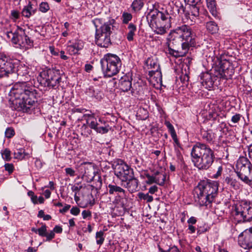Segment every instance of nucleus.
Instances as JSON below:
<instances>
[{"label":"nucleus","mask_w":252,"mask_h":252,"mask_svg":"<svg viewBox=\"0 0 252 252\" xmlns=\"http://www.w3.org/2000/svg\"><path fill=\"white\" fill-rule=\"evenodd\" d=\"M18 77L21 81L15 83L9 92L10 101L14 109L24 112L31 113L36 101V91L29 75V68L21 64L17 69Z\"/></svg>","instance_id":"nucleus-1"},{"label":"nucleus","mask_w":252,"mask_h":252,"mask_svg":"<svg viewBox=\"0 0 252 252\" xmlns=\"http://www.w3.org/2000/svg\"><path fill=\"white\" fill-rule=\"evenodd\" d=\"M170 35L171 37L173 36L174 38H180L183 41L182 43V51L175 50L168 47L167 53L176 58L185 56L190 47L196 45L195 35L191 28L186 25L177 27L171 31Z\"/></svg>","instance_id":"nucleus-2"},{"label":"nucleus","mask_w":252,"mask_h":252,"mask_svg":"<svg viewBox=\"0 0 252 252\" xmlns=\"http://www.w3.org/2000/svg\"><path fill=\"white\" fill-rule=\"evenodd\" d=\"M219 183L214 181H201L194 189V197L201 206L210 207L218 194Z\"/></svg>","instance_id":"nucleus-3"},{"label":"nucleus","mask_w":252,"mask_h":252,"mask_svg":"<svg viewBox=\"0 0 252 252\" xmlns=\"http://www.w3.org/2000/svg\"><path fill=\"white\" fill-rule=\"evenodd\" d=\"M191 157L194 165L199 169L207 170L213 164L215 159L214 152L206 144L197 142L193 145Z\"/></svg>","instance_id":"nucleus-4"},{"label":"nucleus","mask_w":252,"mask_h":252,"mask_svg":"<svg viewBox=\"0 0 252 252\" xmlns=\"http://www.w3.org/2000/svg\"><path fill=\"white\" fill-rule=\"evenodd\" d=\"M146 18L149 26L156 34L163 35L171 27L172 18L167 10H153L148 14Z\"/></svg>","instance_id":"nucleus-5"},{"label":"nucleus","mask_w":252,"mask_h":252,"mask_svg":"<svg viewBox=\"0 0 252 252\" xmlns=\"http://www.w3.org/2000/svg\"><path fill=\"white\" fill-rule=\"evenodd\" d=\"M249 157L252 160V143L248 147ZM236 173L238 178L245 184H252V164L246 158L239 159L236 164Z\"/></svg>","instance_id":"nucleus-6"},{"label":"nucleus","mask_w":252,"mask_h":252,"mask_svg":"<svg viewBox=\"0 0 252 252\" xmlns=\"http://www.w3.org/2000/svg\"><path fill=\"white\" fill-rule=\"evenodd\" d=\"M84 117L86 118V124H84L81 127L82 134L83 130H87V134H90L91 130L88 127L94 129L96 132L101 134L107 133L111 129V127L102 119L92 114H86L84 115Z\"/></svg>","instance_id":"nucleus-7"},{"label":"nucleus","mask_w":252,"mask_h":252,"mask_svg":"<svg viewBox=\"0 0 252 252\" xmlns=\"http://www.w3.org/2000/svg\"><path fill=\"white\" fill-rule=\"evenodd\" d=\"M100 64L104 76L110 77L119 72L122 65V62L116 55L108 53L101 59Z\"/></svg>","instance_id":"nucleus-8"},{"label":"nucleus","mask_w":252,"mask_h":252,"mask_svg":"<svg viewBox=\"0 0 252 252\" xmlns=\"http://www.w3.org/2000/svg\"><path fill=\"white\" fill-rule=\"evenodd\" d=\"M37 79L41 86L49 89H56L59 85L62 75L59 70L48 69L41 71Z\"/></svg>","instance_id":"nucleus-9"},{"label":"nucleus","mask_w":252,"mask_h":252,"mask_svg":"<svg viewBox=\"0 0 252 252\" xmlns=\"http://www.w3.org/2000/svg\"><path fill=\"white\" fill-rule=\"evenodd\" d=\"M6 35L16 47L26 49L32 46L33 42L26 34L25 30L19 26L14 32H7Z\"/></svg>","instance_id":"nucleus-10"},{"label":"nucleus","mask_w":252,"mask_h":252,"mask_svg":"<svg viewBox=\"0 0 252 252\" xmlns=\"http://www.w3.org/2000/svg\"><path fill=\"white\" fill-rule=\"evenodd\" d=\"M114 172L122 182L131 179L134 175L133 169L122 160L118 161L115 165Z\"/></svg>","instance_id":"nucleus-11"},{"label":"nucleus","mask_w":252,"mask_h":252,"mask_svg":"<svg viewBox=\"0 0 252 252\" xmlns=\"http://www.w3.org/2000/svg\"><path fill=\"white\" fill-rule=\"evenodd\" d=\"M14 70L15 65L8 61V57L3 53H0V78L8 76Z\"/></svg>","instance_id":"nucleus-12"},{"label":"nucleus","mask_w":252,"mask_h":252,"mask_svg":"<svg viewBox=\"0 0 252 252\" xmlns=\"http://www.w3.org/2000/svg\"><path fill=\"white\" fill-rule=\"evenodd\" d=\"M114 20H111L107 22L102 18H95L92 21L93 24L95 27V32L110 35L112 33V30L113 27L112 22Z\"/></svg>","instance_id":"nucleus-13"},{"label":"nucleus","mask_w":252,"mask_h":252,"mask_svg":"<svg viewBox=\"0 0 252 252\" xmlns=\"http://www.w3.org/2000/svg\"><path fill=\"white\" fill-rule=\"evenodd\" d=\"M233 215L240 216L243 220H250L252 218V206L247 202H241L236 204Z\"/></svg>","instance_id":"nucleus-14"},{"label":"nucleus","mask_w":252,"mask_h":252,"mask_svg":"<svg viewBox=\"0 0 252 252\" xmlns=\"http://www.w3.org/2000/svg\"><path fill=\"white\" fill-rule=\"evenodd\" d=\"M32 231L37 233L40 236L45 237L46 241H51L55 238V233H61L63 231L62 227L59 225H56L52 230L47 231L45 225H42L40 228L32 227Z\"/></svg>","instance_id":"nucleus-15"},{"label":"nucleus","mask_w":252,"mask_h":252,"mask_svg":"<svg viewBox=\"0 0 252 252\" xmlns=\"http://www.w3.org/2000/svg\"><path fill=\"white\" fill-rule=\"evenodd\" d=\"M238 244L243 248L250 250L252 248V227L245 230L238 236Z\"/></svg>","instance_id":"nucleus-16"},{"label":"nucleus","mask_w":252,"mask_h":252,"mask_svg":"<svg viewBox=\"0 0 252 252\" xmlns=\"http://www.w3.org/2000/svg\"><path fill=\"white\" fill-rule=\"evenodd\" d=\"M164 124L167 127L168 131L171 134V137L173 139L174 141V147L177 153V155L178 156L180 154L179 149H182L183 148L179 139H178L174 127L169 121H166L164 123Z\"/></svg>","instance_id":"nucleus-17"},{"label":"nucleus","mask_w":252,"mask_h":252,"mask_svg":"<svg viewBox=\"0 0 252 252\" xmlns=\"http://www.w3.org/2000/svg\"><path fill=\"white\" fill-rule=\"evenodd\" d=\"M200 79L202 85L208 90H211L213 87L215 80H216L217 76L212 75L208 72L202 73L200 75Z\"/></svg>","instance_id":"nucleus-18"},{"label":"nucleus","mask_w":252,"mask_h":252,"mask_svg":"<svg viewBox=\"0 0 252 252\" xmlns=\"http://www.w3.org/2000/svg\"><path fill=\"white\" fill-rule=\"evenodd\" d=\"M95 39L96 44L101 47L107 48L111 44L110 35L95 32Z\"/></svg>","instance_id":"nucleus-19"},{"label":"nucleus","mask_w":252,"mask_h":252,"mask_svg":"<svg viewBox=\"0 0 252 252\" xmlns=\"http://www.w3.org/2000/svg\"><path fill=\"white\" fill-rule=\"evenodd\" d=\"M131 78L127 75H124L119 80V86L123 92H127L131 88Z\"/></svg>","instance_id":"nucleus-20"},{"label":"nucleus","mask_w":252,"mask_h":252,"mask_svg":"<svg viewBox=\"0 0 252 252\" xmlns=\"http://www.w3.org/2000/svg\"><path fill=\"white\" fill-rule=\"evenodd\" d=\"M127 197L126 192L125 191V193L122 192L115 196L112 204L118 207H124L127 203Z\"/></svg>","instance_id":"nucleus-21"},{"label":"nucleus","mask_w":252,"mask_h":252,"mask_svg":"<svg viewBox=\"0 0 252 252\" xmlns=\"http://www.w3.org/2000/svg\"><path fill=\"white\" fill-rule=\"evenodd\" d=\"M80 170V173L83 176L94 177V169L91 164H87L84 162L79 166Z\"/></svg>","instance_id":"nucleus-22"},{"label":"nucleus","mask_w":252,"mask_h":252,"mask_svg":"<svg viewBox=\"0 0 252 252\" xmlns=\"http://www.w3.org/2000/svg\"><path fill=\"white\" fill-rule=\"evenodd\" d=\"M37 11L36 7H33V4L31 1H29L28 4L24 7L21 14L22 15L26 18H30L32 16L34 15Z\"/></svg>","instance_id":"nucleus-23"},{"label":"nucleus","mask_w":252,"mask_h":252,"mask_svg":"<svg viewBox=\"0 0 252 252\" xmlns=\"http://www.w3.org/2000/svg\"><path fill=\"white\" fill-rule=\"evenodd\" d=\"M124 182H126L125 187L128 189L129 192L132 193L137 190L138 181L134 177V175L132 176L131 179H128Z\"/></svg>","instance_id":"nucleus-24"},{"label":"nucleus","mask_w":252,"mask_h":252,"mask_svg":"<svg viewBox=\"0 0 252 252\" xmlns=\"http://www.w3.org/2000/svg\"><path fill=\"white\" fill-rule=\"evenodd\" d=\"M108 192L110 194H118L122 192L125 193V189L117 186L115 183L110 184L107 186Z\"/></svg>","instance_id":"nucleus-25"},{"label":"nucleus","mask_w":252,"mask_h":252,"mask_svg":"<svg viewBox=\"0 0 252 252\" xmlns=\"http://www.w3.org/2000/svg\"><path fill=\"white\" fill-rule=\"evenodd\" d=\"M156 184L159 186H163L164 184L166 175L162 172L158 171H156L153 174Z\"/></svg>","instance_id":"nucleus-26"},{"label":"nucleus","mask_w":252,"mask_h":252,"mask_svg":"<svg viewBox=\"0 0 252 252\" xmlns=\"http://www.w3.org/2000/svg\"><path fill=\"white\" fill-rule=\"evenodd\" d=\"M201 135L203 139L208 142L212 141L215 137L214 133L213 132L212 130L210 129L207 130L201 129Z\"/></svg>","instance_id":"nucleus-27"},{"label":"nucleus","mask_w":252,"mask_h":252,"mask_svg":"<svg viewBox=\"0 0 252 252\" xmlns=\"http://www.w3.org/2000/svg\"><path fill=\"white\" fill-rule=\"evenodd\" d=\"M127 29L128 30V32L127 33L126 38L129 41H132L136 31V26L131 23L128 25Z\"/></svg>","instance_id":"nucleus-28"},{"label":"nucleus","mask_w":252,"mask_h":252,"mask_svg":"<svg viewBox=\"0 0 252 252\" xmlns=\"http://www.w3.org/2000/svg\"><path fill=\"white\" fill-rule=\"evenodd\" d=\"M207 7L212 15L216 17L218 16L215 0H206Z\"/></svg>","instance_id":"nucleus-29"},{"label":"nucleus","mask_w":252,"mask_h":252,"mask_svg":"<svg viewBox=\"0 0 252 252\" xmlns=\"http://www.w3.org/2000/svg\"><path fill=\"white\" fill-rule=\"evenodd\" d=\"M225 182L234 189H237L239 188V183L236 179L231 176L226 177L225 179Z\"/></svg>","instance_id":"nucleus-30"},{"label":"nucleus","mask_w":252,"mask_h":252,"mask_svg":"<svg viewBox=\"0 0 252 252\" xmlns=\"http://www.w3.org/2000/svg\"><path fill=\"white\" fill-rule=\"evenodd\" d=\"M206 27L207 30L212 34L217 32L219 29L217 24L214 21L207 22Z\"/></svg>","instance_id":"nucleus-31"},{"label":"nucleus","mask_w":252,"mask_h":252,"mask_svg":"<svg viewBox=\"0 0 252 252\" xmlns=\"http://www.w3.org/2000/svg\"><path fill=\"white\" fill-rule=\"evenodd\" d=\"M144 4L143 0H134L131 4V8L134 11L140 10Z\"/></svg>","instance_id":"nucleus-32"},{"label":"nucleus","mask_w":252,"mask_h":252,"mask_svg":"<svg viewBox=\"0 0 252 252\" xmlns=\"http://www.w3.org/2000/svg\"><path fill=\"white\" fill-rule=\"evenodd\" d=\"M88 95L97 99L101 98V93L98 90H95L93 88H90L87 91Z\"/></svg>","instance_id":"nucleus-33"},{"label":"nucleus","mask_w":252,"mask_h":252,"mask_svg":"<svg viewBox=\"0 0 252 252\" xmlns=\"http://www.w3.org/2000/svg\"><path fill=\"white\" fill-rule=\"evenodd\" d=\"M138 197L139 201L142 200L146 201L147 202H151L153 201V197L148 193H144L142 192H140L137 194Z\"/></svg>","instance_id":"nucleus-34"},{"label":"nucleus","mask_w":252,"mask_h":252,"mask_svg":"<svg viewBox=\"0 0 252 252\" xmlns=\"http://www.w3.org/2000/svg\"><path fill=\"white\" fill-rule=\"evenodd\" d=\"M82 188L83 186L81 183H76L71 188L72 191L75 192L74 199L77 203H78L79 200V197L77 196V192H78Z\"/></svg>","instance_id":"nucleus-35"},{"label":"nucleus","mask_w":252,"mask_h":252,"mask_svg":"<svg viewBox=\"0 0 252 252\" xmlns=\"http://www.w3.org/2000/svg\"><path fill=\"white\" fill-rule=\"evenodd\" d=\"M150 62V65L151 66V68H154L155 69V71H156L157 74L159 76V80H161V72L158 71V70L159 68V64L154 60H151L150 59H148L147 60V63H148Z\"/></svg>","instance_id":"nucleus-36"},{"label":"nucleus","mask_w":252,"mask_h":252,"mask_svg":"<svg viewBox=\"0 0 252 252\" xmlns=\"http://www.w3.org/2000/svg\"><path fill=\"white\" fill-rule=\"evenodd\" d=\"M103 235L104 233L102 231H100L96 233L95 238L96 239L97 244L99 245H101L103 244L104 240Z\"/></svg>","instance_id":"nucleus-37"},{"label":"nucleus","mask_w":252,"mask_h":252,"mask_svg":"<svg viewBox=\"0 0 252 252\" xmlns=\"http://www.w3.org/2000/svg\"><path fill=\"white\" fill-rule=\"evenodd\" d=\"M71 45L78 52L81 50L84 46L83 41L80 40H75Z\"/></svg>","instance_id":"nucleus-38"},{"label":"nucleus","mask_w":252,"mask_h":252,"mask_svg":"<svg viewBox=\"0 0 252 252\" xmlns=\"http://www.w3.org/2000/svg\"><path fill=\"white\" fill-rule=\"evenodd\" d=\"M27 154L22 149L17 150L14 152V158L16 159H22Z\"/></svg>","instance_id":"nucleus-39"},{"label":"nucleus","mask_w":252,"mask_h":252,"mask_svg":"<svg viewBox=\"0 0 252 252\" xmlns=\"http://www.w3.org/2000/svg\"><path fill=\"white\" fill-rule=\"evenodd\" d=\"M1 154L2 158L6 161H10L11 159V151L8 149H5L3 151H1Z\"/></svg>","instance_id":"nucleus-40"},{"label":"nucleus","mask_w":252,"mask_h":252,"mask_svg":"<svg viewBox=\"0 0 252 252\" xmlns=\"http://www.w3.org/2000/svg\"><path fill=\"white\" fill-rule=\"evenodd\" d=\"M50 9L48 3L46 2H42L39 6V10L42 13L47 12Z\"/></svg>","instance_id":"nucleus-41"},{"label":"nucleus","mask_w":252,"mask_h":252,"mask_svg":"<svg viewBox=\"0 0 252 252\" xmlns=\"http://www.w3.org/2000/svg\"><path fill=\"white\" fill-rule=\"evenodd\" d=\"M199 5H190V10L191 15L194 17H198L199 16Z\"/></svg>","instance_id":"nucleus-42"},{"label":"nucleus","mask_w":252,"mask_h":252,"mask_svg":"<svg viewBox=\"0 0 252 252\" xmlns=\"http://www.w3.org/2000/svg\"><path fill=\"white\" fill-rule=\"evenodd\" d=\"M123 23L124 24H127L130 21L132 18V15L127 12H124L122 15Z\"/></svg>","instance_id":"nucleus-43"},{"label":"nucleus","mask_w":252,"mask_h":252,"mask_svg":"<svg viewBox=\"0 0 252 252\" xmlns=\"http://www.w3.org/2000/svg\"><path fill=\"white\" fill-rule=\"evenodd\" d=\"M139 113L141 120H145L149 117L148 112L144 108H140L139 110Z\"/></svg>","instance_id":"nucleus-44"},{"label":"nucleus","mask_w":252,"mask_h":252,"mask_svg":"<svg viewBox=\"0 0 252 252\" xmlns=\"http://www.w3.org/2000/svg\"><path fill=\"white\" fill-rule=\"evenodd\" d=\"M15 134V131L13 128L8 127L6 129L5 131V136L8 138H11Z\"/></svg>","instance_id":"nucleus-45"},{"label":"nucleus","mask_w":252,"mask_h":252,"mask_svg":"<svg viewBox=\"0 0 252 252\" xmlns=\"http://www.w3.org/2000/svg\"><path fill=\"white\" fill-rule=\"evenodd\" d=\"M38 217L43 218L45 220H48L51 219V217L49 215H44V212L43 210H40L38 212Z\"/></svg>","instance_id":"nucleus-46"},{"label":"nucleus","mask_w":252,"mask_h":252,"mask_svg":"<svg viewBox=\"0 0 252 252\" xmlns=\"http://www.w3.org/2000/svg\"><path fill=\"white\" fill-rule=\"evenodd\" d=\"M101 199H102V202L108 203L109 204H111V202H112L111 197L108 195V193L103 194L102 195Z\"/></svg>","instance_id":"nucleus-47"},{"label":"nucleus","mask_w":252,"mask_h":252,"mask_svg":"<svg viewBox=\"0 0 252 252\" xmlns=\"http://www.w3.org/2000/svg\"><path fill=\"white\" fill-rule=\"evenodd\" d=\"M146 177L147 178V180L146 181V183L147 184L152 185L153 183L156 184V181H155V177L153 174L152 175L146 174Z\"/></svg>","instance_id":"nucleus-48"},{"label":"nucleus","mask_w":252,"mask_h":252,"mask_svg":"<svg viewBox=\"0 0 252 252\" xmlns=\"http://www.w3.org/2000/svg\"><path fill=\"white\" fill-rule=\"evenodd\" d=\"M5 170L8 172L9 174L13 172L14 170V166L12 163H5L4 164Z\"/></svg>","instance_id":"nucleus-49"},{"label":"nucleus","mask_w":252,"mask_h":252,"mask_svg":"<svg viewBox=\"0 0 252 252\" xmlns=\"http://www.w3.org/2000/svg\"><path fill=\"white\" fill-rule=\"evenodd\" d=\"M175 6L179 8L178 9V13H185V8L179 1H176L175 3Z\"/></svg>","instance_id":"nucleus-50"},{"label":"nucleus","mask_w":252,"mask_h":252,"mask_svg":"<svg viewBox=\"0 0 252 252\" xmlns=\"http://www.w3.org/2000/svg\"><path fill=\"white\" fill-rule=\"evenodd\" d=\"M242 117V115L240 114H235L234 115H233L231 119V121L233 123H237L239 122L241 118Z\"/></svg>","instance_id":"nucleus-51"},{"label":"nucleus","mask_w":252,"mask_h":252,"mask_svg":"<svg viewBox=\"0 0 252 252\" xmlns=\"http://www.w3.org/2000/svg\"><path fill=\"white\" fill-rule=\"evenodd\" d=\"M84 219L90 220L91 219V212L89 210H84L82 213Z\"/></svg>","instance_id":"nucleus-52"},{"label":"nucleus","mask_w":252,"mask_h":252,"mask_svg":"<svg viewBox=\"0 0 252 252\" xmlns=\"http://www.w3.org/2000/svg\"><path fill=\"white\" fill-rule=\"evenodd\" d=\"M65 172L66 175H69L71 177H74L75 175V170L70 167L66 168L65 169Z\"/></svg>","instance_id":"nucleus-53"},{"label":"nucleus","mask_w":252,"mask_h":252,"mask_svg":"<svg viewBox=\"0 0 252 252\" xmlns=\"http://www.w3.org/2000/svg\"><path fill=\"white\" fill-rule=\"evenodd\" d=\"M189 5H200V0H184Z\"/></svg>","instance_id":"nucleus-54"},{"label":"nucleus","mask_w":252,"mask_h":252,"mask_svg":"<svg viewBox=\"0 0 252 252\" xmlns=\"http://www.w3.org/2000/svg\"><path fill=\"white\" fill-rule=\"evenodd\" d=\"M67 51L70 55H75L78 53V51L74 49L73 47L70 44L67 46Z\"/></svg>","instance_id":"nucleus-55"},{"label":"nucleus","mask_w":252,"mask_h":252,"mask_svg":"<svg viewBox=\"0 0 252 252\" xmlns=\"http://www.w3.org/2000/svg\"><path fill=\"white\" fill-rule=\"evenodd\" d=\"M222 171V166H219L218 168L217 172L216 174L213 175V178L215 179H217L220 177Z\"/></svg>","instance_id":"nucleus-56"},{"label":"nucleus","mask_w":252,"mask_h":252,"mask_svg":"<svg viewBox=\"0 0 252 252\" xmlns=\"http://www.w3.org/2000/svg\"><path fill=\"white\" fill-rule=\"evenodd\" d=\"M11 16L12 19L15 20L19 18V12L16 10H12L11 12Z\"/></svg>","instance_id":"nucleus-57"},{"label":"nucleus","mask_w":252,"mask_h":252,"mask_svg":"<svg viewBox=\"0 0 252 252\" xmlns=\"http://www.w3.org/2000/svg\"><path fill=\"white\" fill-rule=\"evenodd\" d=\"M80 213V210L77 207H73L70 210V213L73 215L77 216Z\"/></svg>","instance_id":"nucleus-58"},{"label":"nucleus","mask_w":252,"mask_h":252,"mask_svg":"<svg viewBox=\"0 0 252 252\" xmlns=\"http://www.w3.org/2000/svg\"><path fill=\"white\" fill-rule=\"evenodd\" d=\"M158 188L157 186H152L149 189V193L151 194H154L158 191Z\"/></svg>","instance_id":"nucleus-59"},{"label":"nucleus","mask_w":252,"mask_h":252,"mask_svg":"<svg viewBox=\"0 0 252 252\" xmlns=\"http://www.w3.org/2000/svg\"><path fill=\"white\" fill-rule=\"evenodd\" d=\"M79 203L80 204L81 207H85L87 206L88 205H90L91 206H92L94 204V199H93L92 201H91V200H90L89 201H87L85 203Z\"/></svg>","instance_id":"nucleus-60"},{"label":"nucleus","mask_w":252,"mask_h":252,"mask_svg":"<svg viewBox=\"0 0 252 252\" xmlns=\"http://www.w3.org/2000/svg\"><path fill=\"white\" fill-rule=\"evenodd\" d=\"M70 208V205L66 204L62 209L60 210V212L61 213L66 212Z\"/></svg>","instance_id":"nucleus-61"},{"label":"nucleus","mask_w":252,"mask_h":252,"mask_svg":"<svg viewBox=\"0 0 252 252\" xmlns=\"http://www.w3.org/2000/svg\"><path fill=\"white\" fill-rule=\"evenodd\" d=\"M168 252H180L178 249V248L176 246H173L171 247L168 250Z\"/></svg>","instance_id":"nucleus-62"},{"label":"nucleus","mask_w":252,"mask_h":252,"mask_svg":"<svg viewBox=\"0 0 252 252\" xmlns=\"http://www.w3.org/2000/svg\"><path fill=\"white\" fill-rule=\"evenodd\" d=\"M61 58L63 60L68 59V57L64 55V51L62 50L60 52Z\"/></svg>","instance_id":"nucleus-63"},{"label":"nucleus","mask_w":252,"mask_h":252,"mask_svg":"<svg viewBox=\"0 0 252 252\" xmlns=\"http://www.w3.org/2000/svg\"><path fill=\"white\" fill-rule=\"evenodd\" d=\"M93 67L92 65L90 64H86L85 65V70L87 72H90L92 70Z\"/></svg>","instance_id":"nucleus-64"}]
</instances>
